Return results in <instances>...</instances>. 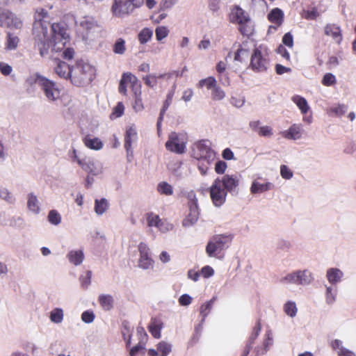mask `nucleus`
<instances>
[{
	"mask_svg": "<svg viewBox=\"0 0 356 356\" xmlns=\"http://www.w3.org/2000/svg\"><path fill=\"white\" fill-rule=\"evenodd\" d=\"M83 142L86 147L92 150H100L103 148L104 144L102 141L96 137H93L91 135L86 136Z\"/></svg>",
	"mask_w": 356,
	"mask_h": 356,
	"instance_id": "nucleus-23",
	"label": "nucleus"
},
{
	"mask_svg": "<svg viewBox=\"0 0 356 356\" xmlns=\"http://www.w3.org/2000/svg\"><path fill=\"white\" fill-rule=\"evenodd\" d=\"M91 278L92 272L90 270H88L85 276L81 275L80 277V281L83 288L87 289L88 287L91 282Z\"/></svg>",
	"mask_w": 356,
	"mask_h": 356,
	"instance_id": "nucleus-60",
	"label": "nucleus"
},
{
	"mask_svg": "<svg viewBox=\"0 0 356 356\" xmlns=\"http://www.w3.org/2000/svg\"><path fill=\"white\" fill-rule=\"evenodd\" d=\"M211 200L216 207H221L226 201L227 192L220 185V177H217L209 188Z\"/></svg>",
	"mask_w": 356,
	"mask_h": 356,
	"instance_id": "nucleus-9",
	"label": "nucleus"
},
{
	"mask_svg": "<svg viewBox=\"0 0 356 356\" xmlns=\"http://www.w3.org/2000/svg\"><path fill=\"white\" fill-rule=\"evenodd\" d=\"M63 317L64 312L61 308H54L50 312L49 318L54 323H60L63 321Z\"/></svg>",
	"mask_w": 356,
	"mask_h": 356,
	"instance_id": "nucleus-33",
	"label": "nucleus"
},
{
	"mask_svg": "<svg viewBox=\"0 0 356 356\" xmlns=\"http://www.w3.org/2000/svg\"><path fill=\"white\" fill-rule=\"evenodd\" d=\"M78 164L84 171L92 175H98L103 172L102 163L90 158H84V160H79Z\"/></svg>",
	"mask_w": 356,
	"mask_h": 356,
	"instance_id": "nucleus-14",
	"label": "nucleus"
},
{
	"mask_svg": "<svg viewBox=\"0 0 356 356\" xmlns=\"http://www.w3.org/2000/svg\"><path fill=\"white\" fill-rule=\"evenodd\" d=\"M76 24L85 31L87 35L99 32L101 30L97 22L90 16L81 17L76 21Z\"/></svg>",
	"mask_w": 356,
	"mask_h": 356,
	"instance_id": "nucleus-15",
	"label": "nucleus"
},
{
	"mask_svg": "<svg viewBox=\"0 0 356 356\" xmlns=\"http://www.w3.org/2000/svg\"><path fill=\"white\" fill-rule=\"evenodd\" d=\"M127 50L125 40L122 38H118L113 46V51L115 54L123 55Z\"/></svg>",
	"mask_w": 356,
	"mask_h": 356,
	"instance_id": "nucleus-38",
	"label": "nucleus"
},
{
	"mask_svg": "<svg viewBox=\"0 0 356 356\" xmlns=\"http://www.w3.org/2000/svg\"><path fill=\"white\" fill-rule=\"evenodd\" d=\"M283 18L284 13L281 9L278 8H273L268 15V20L278 26L282 24Z\"/></svg>",
	"mask_w": 356,
	"mask_h": 356,
	"instance_id": "nucleus-30",
	"label": "nucleus"
},
{
	"mask_svg": "<svg viewBox=\"0 0 356 356\" xmlns=\"http://www.w3.org/2000/svg\"><path fill=\"white\" fill-rule=\"evenodd\" d=\"M173 96H174V92L169 91L167 95L166 99L165 100V102L163 103V106L160 111L159 117L158 118V121L156 123L157 129L159 131H160V129L161 127V122L163 121L164 114H165V111L168 110V108H169V106H170L172 101Z\"/></svg>",
	"mask_w": 356,
	"mask_h": 356,
	"instance_id": "nucleus-26",
	"label": "nucleus"
},
{
	"mask_svg": "<svg viewBox=\"0 0 356 356\" xmlns=\"http://www.w3.org/2000/svg\"><path fill=\"white\" fill-rule=\"evenodd\" d=\"M248 57V51L243 47H240L235 53L234 60L238 62H243Z\"/></svg>",
	"mask_w": 356,
	"mask_h": 356,
	"instance_id": "nucleus-52",
	"label": "nucleus"
},
{
	"mask_svg": "<svg viewBox=\"0 0 356 356\" xmlns=\"http://www.w3.org/2000/svg\"><path fill=\"white\" fill-rule=\"evenodd\" d=\"M261 330V325L259 322H257L255 326L253 327L252 332L248 339L246 346L252 348V345L254 343L255 340L259 337Z\"/></svg>",
	"mask_w": 356,
	"mask_h": 356,
	"instance_id": "nucleus-37",
	"label": "nucleus"
},
{
	"mask_svg": "<svg viewBox=\"0 0 356 356\" xmlns=\"http://www.w3.org/2000/svg\"><path fill=\"white\" fill-rule=\"evenodd\" d=\"M284 311L286 315L293 318L296 316L298 309L296 305L293 301H288L284 305Z\"/></svg>",
	"mask_w": 356,
	"mask_h": 356,
	"instance_id": "nucleus-41",
	"label": "nucleus"
},
{
	"mask_svg": "<svg viewBox=\"0 0 356 356\" xmlns=\"http://www.w3.org/2000/svg\"><path fill=\"white\" fill-rule=\"evenodd\" d=\"M270 62L267 48L260 45L253 49L250 57V68L257 73L266 72L270 68Z\"/></svg>",
	"mask_w": 356,
	"mask_h": 356,
	"instance_id": "nucleus-3",
	"label": "nucleus"
},
{
	"mask_svg": "<svg viewBox=\"0 0 356 356\" xmlns=\"http://www.w3.org/2000/svg\"><path fill=\"white\" fill-rule=\"evenodd\" d=\"M48 221L54 225H58L61 222V216L56 210H51L48 214Z\"/></svg>",
	"mask_w": 356,
	"mask_h": 356,
	"instance_id": "nucleus-45",
	"label": "nucleus"
},
{
	"mask_svg": "<svg viewBox=\"0 0 356 356\" xmlns=\"http://www.w3.org/2000/svg\"><path fill=\"white\" fill-rule=\"evenodd\" d=\"M331 347L337 351V355L341 354V351H343L347 348L343 346V341L339 339H334L331 342Z\"/></svg>",
	"mask_w": 356,
	"mask_h": 356,
	"instance_id": "nucleus-58",
	"label": "nucleus"
},
{
	"mask_svg": "<svg viewBox=\"0 0 356 356\" xmlns=\"http://www.w3.org/2000/svg\"><path fill=\"white\" fill-rule=\"evenodd\" d=\"M343 273L337 268H330L326 272V278L330 285H337L341 281Z\"/></svg>",
	"mask_w": 356,
	"mask_h": 356,
	"instance_id": "nucleus-21",
	"label": "nucleus"
},
{
	"mask_svg": "<svg viewBox=\"0 0 356 356\" xmlns=\"http://www.w3.org/2000/svg\"><path fill=\"white\" fill-rule=\"evenodd\" d=\"M211 95L213 100L220 101L225 97V92L220 87L216 86L212 89Z\"/></svg>",
	"mask_w": 356,
	"mask_h": 356,
	"instance_id": "nucleus-48",
	"label": "nucleus"
},
{
	"mask_svg": "<svg viewBox=\"0 0 356 356\" xmlns=\"http://www.w3.org/2000/svg\"><path fill=\"white\" fill-rule=\"evenodd\" d=\"M336 82L335 76L331 73H326L323 78L322 83L326 86H332Z\"/></svg>",
	"mask_w": 356,
	"mask_h": 356,
	"instance_id": "nucleus-62",
	"label": "nucleus"
},
{
	"mask_svg": "<svg viewBox=\"0 0 356 356\" xmlns=\"http://www.w3.org/2000/svg\"><path fill=\"white\" fill-rule=\"evenodd\" d=\"M274 188V184L266 181L261 177L254 179L250 188V193L253 195L261 194Z\"/></svg>",
	"mask_w": 356,
	"mask_h": 356,
	"instance_id": "nucleus-16",
	"label": "nucleus"
},
{
	"mask_svg": "<svg viewBox=\"0 0 356 356\" xmlns=\"http://www.w3.org/2000/svg\"><path fill=\"white\" fill-rule=\"evenodd\" d=\"M0 198L9 204H14L16 200L15 196L7 188L0 189Z\"/></svg>",
	"mask_w": 356,
	"mask_h": 356,
	"instance_id": "nucleus-46",
	"label": "nucleus"
},
{
	"mask_svg": "<svg viewBox=\"0 0 356 356\" xmlns=\"http://www.w3.org/2000/svg\"><path fill=\"white\" fill-rule=\"evenodd\" d=\"M169 33V30L167 27L163 26H160L156 27L155 30V34L156 40L159 41H161L163 39L166 38Z\"/></svg>",
	"mask_w": 356,
	"mask_h": 356,
	"instance_id": "nucleus-51",
	"label": "nucleus"
},
{
	"mask_svg": "<svg viewBox=\"0 0 356 356\" xmlns=\"http://www.w3.org/2000/svg\"><path fill=\"white\" fill-rule=\"evenodd\" d=\"M145 343L143 341H139L138 343L132 347L129 350V356H136L145 349Z\"/></svg>",
	"mask_w": 356,
	"mask_h": 356,
	"instance_id": "nucleus-55",
	"label": "nucleus"
},
{
	"mask_svg": "<svg viewBox=\"0 0 356 356\" xmlns=\"http://www.w3.org/2000/svg\"><path fill=\"white\" fill-rule=\"evenodd\" d=\"M137 140V131L135 127H129L124 136V148L127 153H131L132 143Z\"/></svg>",
	"mask_w": 356,
	"mask_h": 356,
	"instance_id": "nucleus-20",
	"label": "nucleus"
},
{
	"mask_svg": "<svg viewBox=\"0 0 356 356\" xmlns=\"http://www.w3.org/2000/svg\"><path fill=\"white\" fill-rule=\"evenodd\" d=\"M153 31L149 28H144L138 33V40L140 44L147 43L152 37Z\"/></svg>",
	"mask_w": 356,
	"mask_h": 356,
	"instance_id": "nucleus-39",
	"label": "nucleus"
},
{
	"mask_svg": "<svg viewBox=\"0 0 356 356\" xmlns=\"http://www.w3.org/2000/svg\"><path fill=\"white\" fill-rule=\"evenodd\" d=\"M148 328L149 331L154 338L159 339L161 337V327L159 324L154 323L153 324H151Z\"/></svg>",
	"mask_w": 356,
	"mask_h": 356,
	"instance_id": "nucleus-57",
	"label": "nucleus"
},
{
	"mask_svg": "<svg viewBox=\"0 0 356 356\" xmlns=\"http://www.w3.org/2000/svg\"><path fill=\"white\" fill-rule=\"evenodd\" d=\"M347 111V106L344 104H339L338 106L330 108V113L335 116L340 117L343 115Z\"/></svg>",
	"mask_w": 356,
	"mask_h": 356,
	"instance_id": "nucleus-49",
	"label": "nucleus"
},
{
	"mask_svg": "<svg viewBox=\"0 0 356 356\" xmlns=\"http://www.w3.org/2000/svg\"><path fill=\"white\" fill-rule=\"evenodd\" d=\"M204 321H202V319L201 320L200 323L195 326V333L192 337V340L194 341V342H197L198 341L200 337V335H201V332L202 331V329H203V325H204Z\"/></svg>",
	"mask_w": 356,
	"mask_h": 356,
	"instance_id": "nucleus-64",
	"label": "nucleus"
},
{
	"mask_svg": "<svg viewBox=\"0 0 356 356\" xmlns=\"http://www.w3.org/2000/svg\"><path fill=\"white\" fill-rule=\"evenodd\" d=\"M157 350L161 356H168L172 351V345L165 341H161L157 345Z\"/></svg>",
	"mask_w": 356,
	"mask_h": 356,
	"instance_id": "nucleus-42",
	"label": "nucleus"
},
{
	"mask_svg": "<svg viewBox=\"0 0 356 356\" xmlns=\"http://www.w3.org/2000/svg\"><path fill=\"white\" fill-rule=\"evenodd\" d=\"M109 208L108 201L102 197L95 200V212L97 216H102Z\"/></svg>",
	"mask_w": 356,
	"mask_h": 356,
	"instance_id": "nucleus-29",
	"label": "nucleus"
},
{
	"mask_svg": "<svg viewBox=\"0 0 356 356\" xmlns=\"http://www.w3.org/2000/svg\"><path fill=\"white\" fill-rule=\"evenodd\" d=\"M232 241L231 235L218 234L213 236L208 242L206 252L211 257H216L227 249Z\"/></svg>",
	"mask_w": 356,
	"mask_h": 356,
	"instance_id": "nucleus-4",
	"label": "nucleus"
},
{
	"mask_svg": "<svg viewBox=\"0 0 356 356\" xmlns=\"http://www.w3.org/2000/svg\"><path fill=\"white\" fill-rule=\"evenodd\" d=\"M84 257L82 250H72L67 254L69 261L74 266L81 265L84 260Z\"/></svg>",
	"mask_w": 356,
	"mask_h": 356,
	"instance_id": "nucleus-24",
	"label": "nucleus"
},
{
	"mask_svg": "<svg viewBox=\"0 0 356 356\" xmlns=\"http://www.w3.org/2000/svg\"><path fill=\"white\" fill-rule=\"evenodd\" d=\"M56 66L54 67L55 72L60 77L65 79H70L72 67L67 63L60 60L55 57Z\"/></svg>",
	"mask_w": 356,
	"mask_h": 356,
	"instance_id": "nucleus-19",
	"label": "nucleus"
},
{
	"mask_svg": "<svg viewBox=\"0 0 356 356\" xmlns=\"http://www.w3.org/2000/svg\"><path fill=\"white\" fill-rule=\"evenodd\" d=\"M27 208L34 214H38L40 212V202L37 196L33 193L28 194Z\"/></svg>",
	"mask_w": 356,
	"mask_h": 356,
	"instance_id": "nucleus-27",
	"label": "nucleus"
},
{
	"mask_svg": "<svg viewBox=\"0 0 356 356\" xmlns=\"http://www.w3.org/2000/svg\"><path fill=\"white\" fill-rule=\"evenodd\" d=\"M303 132L302 126L300 124H293L284 133L286 138L291 140L300 139Z\"/></svg>",
	"mask_w": 356,
	"mask_h": 356,
	"instance_id": "nucleus-22",
	"label": "nucleus"
},
{
	"mask_svg": "<svg viewBox=\"0 0 356 356\" xmlns=\"http://www.w3.org/2000/svg\"><path fill=\"white\" fill-rule=\"evenodd\" d=\"M143 3V0H115L111 10L115 16L123 17L131 13Z\"/></svg>",
	"mask_w": 356,
	"mask_h": 356,
	"instance_id": "nucleus-7",
	"label": "nucleus"
},
{
	"mask_svg": "<svg viewBox=\"0 0 356 356\" xmlns=\"http://www.w3.org/2000/svg\"><path fill=\"white\" fill-rule=\"evenodd\" d=\"M140 257L138 261V267L143 270H151L154 268V261L151 257L150 250L145 243H140L138 247Z\"/></svg>",
	"mask_w": 356,
	"mask_h": 356,
	"instance_id": "nucleus-13",
	"label": "nucleus"
},
{
	"mask_svg": "<svg viewBox=\"0 0 356 356\" xmlns=\"http://www.w3.org/2000/svg\"><path fill=\"white\" fill-rule=\"evenodd\" d=\"M239 30L243 35L249 36L252 34L254 26L250 19L248 22L239 24Z\"/></svg>",
	"mask_w": 356,
	"mask_h": 356,
	"instance_id": "nucleus-44",
	"label": "nucleus"
},
{
	"mask_svg": "<svg viewBox=\"0 0 356 356\" xmlns=\"http://www.w3.org/2000/svg\"><path fill=\"white\" fill-rule=\"evenodd\" d=\"M280 175L284 179H291L293 176V172L286 165H281Z\"/></svg>",
	"mask_w": 356,
	"mask_h": 356,
	"instance_id": "nucleus-54",
	"label": "nucleus"
},
{
	"mask_svg": "<svg viewBox=\"0 0 356 356\" xmlns=\"http://www.w3.org/2000/svg\"><path fill=\"white\" fill-rule=\"evenodd\" d=\"M314 280L312 273L307 270H298L287 274L282 277L280 282L282 284H294L297 285L308 286Z\"/></svg>",
	"mask_w": 356,
	"mask_h": 356,
	"instance_id": "nucleus-6",
	"label": "nucleus"
},
{
	"mask_svg": "<svg viewBox=\"0 0 356 356\" xmlns=\"http://www.w3.org/2000/svg\"><path fill=\"white\" fill-rule=\"evenodd\" d=\"M325 302L328 305H332L336 300V296L337 294V288L334 286V285H325Z\"/></svg>",
	"mask_w": 356,
	"mask_h": 356,
	"instance_id": "nucleus-32",
	"label": "nucleus"
},
{
	"mask_svg": "<svg viewBox=\"0 0 356 356\" xmlns=\"http://www.w3.org/2000/svg\"><path fill=\"white\" fill-rule=\"evenodd\" d=\"M216 300V297H213L209 301L205 302L201 306L200 315L202 317V321H205V319L207 316L209 314Z\"/></svg>",
	"mask_w": 356,
	"mask_h": 356,
	"instance_id": "nucleus-35",
	"label": "nucleus"
},
{
	"mask_svg": "<svg viewBox=\"0 0 356 356\" xmlns=\"http://www.w3.org/2000/svg\"><path fill=\"white\" fill-rule=\"evenodd\" d=\"M40 88L49 102H56L60 98V91L55 82L45 77L40 81Z\"/></svg>",
	"mask_w": 356,
	"mask_h": 356,
	"instance_id": "nucleus-11",
	"label": "nucleus"
},
{
	"mask_svg": "<svg viewBox=\"0 0 356 356\" xmlns=\"http://www.w3.org/2000/svg\"><path fill=\"white\" fill-rule=\"evenodd\" d=\"M172 173L174 176L177 178H182L183 172L181 168V163H174L170 168Z\"/></svg>",
	"mask_w": 356,
	"mask_h": 356,
	"instance_id": "nucleus-61",
	"label": "nucleus"
},
{
	"mask_svg": "<svg viewBox=\"0 0 356 356\" xmlns=\"http://www.w3.org/2000/svg\"><path fill=\"white\" fill-rule=\"evenodd\" d=\"M291 100L298 106L302 115H306L309 111L310 107L305 97L296 95L292 97Z\"/></svg>",
	"mask_w": 356,
	"mask_h": 356,
	"instance_id": "nucleus-28",
	"label": "nucleus"
},
{
	"mask_svg": "<svg viewBox=\"0 0 356 356\" xmlns=\"http://www.w3.org/2000/svg\"><path fill=\"white\" fill-rule=\"evenodd\" d=\"M216 86L217 81L213 76H209L199 81L200 87L206 86L208 90H212Z\"/></svg>",
	"mask_w": 356,
	"mask_h": 356,
	"instance_id": "nucleus-47",
	"label": "nucleus"
},
{
	"mask_svg": "<svg viewBox=\"0 0 356 356\" xmlns=\"http://www.w3.org/2000/svg\"><path fill=\"white\" fill-rule=\"evenodd\" d=\"M273 344V332L270 330H268L264 335L262 345L257 346L254 348V353L255 356H261L265 355Z\"/></svg>",
	"mask_w": 356,
	"mask_h": 356,
	"instance_id": "nucleus-17",
	"label": "nucleus"
},
{
	"mask_svg": "<svg viewBox=\"0 0 356 356\" xmlns=\"http://www.w3.org/2000/svg\"><path fill=\"white\" fill-rule=\"evenodd\" d=\"M187 140L188 138L186 134L172 132L168 136V139L165 143V147L168 151L181 154L186 151Z\"/></svg>",
	"mask_w": 356,
	"mask_h": 356,
	"instance_id": "nucleus-8",
	"label": "nucleus"
},
{
	"mask_svg": "<svg viewBox=\"0 0 356 356\" xmlns=\"http://www.w3.org/2000/svg\"><path fill=\"white\" fill-rule=\"evenodd\" d=\"M157 191L161 195L169 196L173 194V188L168 182L161 181L157 185Z\"/></svg>",
	"mask_w": 356,
	"mask_h": 356,
	"instance_id": "nucleus-36",
	"label": "nucleus"
},
{
	"mask_svg": "<svg viewBox=\"0 0 356 356\" xmlns=\"http://www.w3.org/2000/svg\"><path fill=\"white\" fill-rule=\"evenodd\" d=\"M47 12L43 8H38L35 16L33 32L35 35V46L39 51L42 57H45L51 52L62 51V57L66 60H71L74 54L72 48H65L68 41L69 35L66 32L65 26L61 23L49 24L44 20Z\"/></svg>",
	"mask_w": 356,
	"mask_h": 356,
	"instance_id": "nucleus-1",
	"label": "nucleus"
},
{
	"mask_svg": "<svg viewBox=\"0 0 356 356\" xmlns=\"http://www.w3.org/2000/svg\"><path fill=\"white\" fill-rule=\"evenodd\" d=\"M19 42V39L17 36L8 33L7 36L6 48L9 50H14L17 47Z\"/></svg>",
	"mask_w": 356,
	"mask_h": 356,
	"instance_id": "nucleus-43",
	"label": "nucleus"
},
{
	"mask_svg": "<svg viewBox=\"0 0 356 356\" xmlns=\"http://www.w3.org/2000/svg\"><path fill=\"white\" fill-rule=\"evenodd\" d=\"M189 197V213L182 221V225L184 227H192L196 224L199 218V209L197 206V199L194 193H191Z\"/></svg>",
	"mask_w": 356,
	"mask_h": 356,
	"instance_id": "nucleus-10",
	"label": "nucleus"
},
{
	"mask_svg": "<svg viewBox=\"0 0 356 356\" xmlns=\"http://www.w3.org/2000/svg\"><path fill=\"white\" fill-rule=\"evenodd\" d=\"M156 228L161 232H167L173 228V225L171 223L163 220H160Z\"/></svg>",
	"mask_w": 356,
	"mask_h": 356,
	"instance_id": "nucleus-59",
	"label": "nucleus"
},
{
	"mask_svg": "<svg viewBox=\"0 0 356 356\" xmlns=\"http://www.w3.org/2000/svg\"><path fill=\"white\" fill-rule=\"evenodd\" d=\"M325 33L327 35L332 36L337 43H340L342 40L340 29L335 25H327L325 28Z\"/></svg>",
	"mask_w": 356,
	"mask_h": 356,
	"instance_id": "nucleus-31",
	"label": "nucleus"
},
{
	"mask_svg": "<svg viewBox=\"0 0 356 356\" xmlns=\"http://www.w3.org/2000/svg\"><path fill=\"white\" fill-rule=\"evenodd\" d=\"M161 218L159 216L154 213H149L147 216V225L149 227H155L158 225Z\"/></svg>",
	"mask_w": 356,
	"mask_h": 356,
	"instance_id": "nucleus-53",
	"label": "nucleus"
},
{
	"mask_svg": "<svg viewBox=\"0 0 356 356\" xmlns=\"http://www.w3.org/2000/svg\"><path fill=\"white\" fill-rule=\"evenodd\" d=\"M232 22H236L238 24L249 21L250 17L245 14V12L239 6H235L232 11Z\"/></svg>",
	"mask_w": 356,
	"mask_h": 356,
	"instance_id": "nucleus-25",
	"label": "nucleus"
},
{
	"mask_svg": "<svg viewBox=\"0 0 356 356\" xmlns=\"http://www.w3.org/2000/svg\"><path fill=\"white\" fill-rule=\"evenodd\" d=\"M124 79H127V82L131 84V88H134V86H137L138 85H141L138 82V78L131 72L124 73Z\"/></svg>",
	"mask_w": 356,
	"mask_h": 356,
	"instance_id": "nucleus-56",
	"label": "nucleus"
},
{
	"mask_svg": "<svg viewBox=\"0 0 356 356\" xmlns=\"http://www.w3.org/2000/svg\"><path fill=\"white\" fill-rule=\"evenodd\" d=\"M99 302L105 310H110L113 307V299L110 295H101Z\"/></svg>",
	"mask_w": 356,
	"mask_h": 356,
	"instance_id": "nucleus-40",
	"label": "nucleus"
},
{
	"mask_svg": "<svg viewBox=\"0 0 356 356\" xmlns=\"http://www.w3.org/2000/svg\"><path fill=\"white\" fill-rule=\"evenodd\" d=\"M95 75V69L88 63L79 62L72 67L71 81L76 86H84L92 82Z\"/></svg>",
	"mask_w": 356,
	"mask_h": 356,
	"instance_id": "nucleus-2",
	"label": "nucleus"
},
{
	"mask_svg": "<svg viewBox=\"0 0 356 356\" xmlns=\"http://www.w3.org/2000/svg\"><path fill=\"white\" fill-rule=\"evenodd\" d=\"M193 156L197 160H203L211 164L215 160L216 153L211 149L209 140H202L193 145Z\"/></svg>",
	"mask_w": 356,
	"mask_h": 356,
	"instance_id": "nucleus-5",
	"label": "nucleus"
},
{
	"mask_svg": "<svg viewBox=\"0 0 356 356\" xmlns=\"http://www.w3.org/2000/svg\"><path fill=\"white\" fill-rule=\"evenodd\" d=\"M0 26L19 29L22 27V22L10 10L0 7Z\"/></svg>",
	"mask_w": 356,
	"mask_h": 356,
	"instance_id": "nucleus-12",
	"label": "nucleus"
},
{
	"mask_svg": "<svg viewBox=\"0 0 356 356\" xmlns=\"http://www.w3.org/2000/svg\"><path fill=\"white\" fill-rule=\"evenodd\" d=\"M45 79V76L40 74L39 73H35L34 74L29 76L27 78L26 83L30 86H32L35 83L38 84V86L40 88V81H42V79Z\"/></svg>",
	"mask_w": 356,
	"mask_h": 356,
	"instance_id": "nucleus-50",
	"label": "nucleus"
},
{
	"mask_svg": "<svg viewBox=\"0 0 356 356\" xmlns=\"http://www.w3.org/2000/svg\"><path fill=\"white\" fill-rule=\"evenodd\" d=\"M220 182L227 192L232 193L238 186L239 179L235 175H225L220 177Z\"/></svg>",
	"mask_w": 356,
	"mask_h": 356,
	"instance_id": "nucleus-18",
	"label": "nucleus"
},
{
	"mask_svg": "<svg viewBox=\"0 0 356 356\" xmlns=\"http://www.w3.org/2000/svg\"><path fill=\"white\" fill-rule=\"evenodd\" d=\"M95 318L92 311L87 310L82 313L81 320L86 323H91Z\"/></svg>",
	"mask_w": 356,
	"mask_h": 356,
	"instance_id": "nucleus-63",
	"label": "nucleus"
},
{
	"mask_svg": "<svg viewBox=\"0 0 356 356\" xmlns=\"http://www.w3.org/2000/svg\"><path fill=\"white\" fill-rule=\"evenodd\" d=\"M164 74L157 76L156 74H149L143 76V80L146 86L151 88H156L158 78H163Z\"/></svg>",
	"mask_w": 356,
	"mask_h": 356,
	"instance_id": "nucleus-34",
	"label": "nucleus"
}]
</instances>
